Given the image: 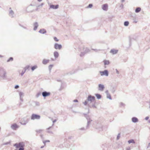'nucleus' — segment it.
<instances>
[{
	"label": "nucleus",
	"mask_w": 150,
	"mask_h": 150,
	"mask_svg": "<svg viewBox=\"0 0 150 150\" xmlns=\"http://www.w3.org/2000/svg\"><path fill=\"white\" fill-rule=\"evenodd\" d=\"M40 116L39 115L35 114H33L31 116V119L33 120L35 119H40Z\"/></svg>",
	"instance_id": "1"
},
{
	"label": "nucleus",
	"mask_w": 150,
	"mask_h": 150,
	"mask_svg": "<svg viewBox=\"0 0 150 150\" xmlns=\"http://www.w3.org/2000/svg\"><path fill=\"white\" fill-rule=\"evenodd\" d=\"M15 146H16L17 148H23L24 146V144L23 142L20 143L18 144H16L15 145Z\"/></svg>",
	"instance_id": "2"
},
{
	"label": "nucleus",
	"mask_w": 150,
	"mask_h": 150,
	"mask_svg": "<svg viewBox=\"0 0 150 150\" xmlns=\"http://www.w3.org/2000/svg\"><path fill=\"white\" fill-rule=\"evenodd\" d=\"M100 72L101 76L105 75L107 76H108V72L107 70H105L103 71H100Z\"/></svg>",
	"instance_id": "3"
},
{
	"label": "nucleus",
	"mask_w": 150,
	"mask_h": 150,
	"mask_svg": "<svg viewBox=\"0 0 150 150\" xmlns=\"http://www.w3.org/2000/svg\"><path fill=\"white\" fill-rule=\"evenodd\" d=\"M54 47L56 49L60 50L62 48V46L61 45H59L57 43H56L54 45Z\"/></svg>",
	"instance_id": "4"
},
{
	"label": "nucleus",
	"mask_w": 150,
	"mask_h": 150,
	"mask_svg": "<svg viewBox=\"0 0 150 150\" xmlns=\"http://www.w3.org/2000/svg\"><path fill=\"white\" fill-rule=\"evenodd\" d=\"M88 100L92 101L95 100V97L94 96H88Z\"/></svg>",
	"instance_id": "5"
},
{
	"label": "nucleus",
	"mask_w": 150,
	"mask_h": 150,
	"mask_svg": "<svg viewBox=\"0 0 150 150\" xmlns=\"http://www.w3.org/2000/svg\"><path fill=\"white\" fill-rule=\"evenodd\" d=\"M50 92H44L42 93V95L44 97L49 96L50 95Z\"/></svg>",
	"instance_id": "6"
},
{
	"label": "nucleus",
	"mask_w": 150,
	"mask_h": 150,
	"mask_svg": "<svg viewBox=\"0 0 150 150\" xmlns=\"http://www.w3.org/2000/svg\"><path fill=\"white\" fill-rule=\"evenodd\" d=\"M59 7V5H51L50 6V8H51L56 9L57 8Z\"/></svg>",
	"instance_id": "7"
},
{
	"label": "nucleus",
	"mask_w": 150,
	"mask_h": 150,
	"mask_svg": "<svg viewBox=\"0 0 150 150\" xmlns=\"http://www.w3.org/2000/svg\"><path fill=\"white\" fill-rule=\"evenodd\" d=\"M18 127V126L16 124H14L11 126V128L14 130H16Z\"/></svg>",
	"instance_id": "8"
},
{
	"label": "nucleus",
	"mask_w": 150,
	"mask_h": 150,
	"mask_svg": "<svg viewBox=\"0 0 150 150\" xmlns=\"http://www.w3.org/2000/svg\"><path fill=\"white\" fill-rule=\"evenodd\" d=\"M102 8L103 10L106 11L108 8V5L107 4H104L103 5Z\"/></svg>",
	"instance_id": "9"
},
{
	"label": "nucleus",
	"mask_w": 150,
	"mask_h": 150,
	"mask_svg": "<svg viewBox=\"0 0 150 150\" xmlns=\"http://www.w3.org/2000/svg\"><path fill=\"white\" fill-rule=\"evenodd\" d=\"M99 90H100V91H103L104 88V86L103 85H101V84H99Z\"/></svg>",
	"instance_id": "10"
},
{
	"label": "nucleus",
	"mask_w": 150,
	"mask_h": 150,
	"mask_svg": "<svg viewBox=\"0 0 150 150\" xmlns=\"http://www.w3.org/2000/svg\"><path fill=\"white\" fill-rule=\"evenodd\" d=\"M117 50L113 49L111 50L110 52V53H112L113 54H115L117 53Z\"/></svg>",
	"instance_id": "11"
},
{
	"label": "nucleus",
	"mask_w": 150,
	"mask_h": 150,
	"mask_svg": "<svg viewBox=\"0 0 150 150\" xmlns=\"http://www.w3.org/2000/svg\"><path fill=\"white\" fill-rule=\"evenodd\" d=\"M54 55L55 58H57L59 57V54L58 52L55 51L54 53Z\"/></svg>",
	"instance_id": "12"
},
{
	"label": "nucleus",
	"mask_w": 150,
	"mask_h": 150,
	"mask_svg": "<svg viewBox=\"0 0 150 150\" xmlns=\"http://www.w3.org/2000/svg\"><path fill=\"white\" fill-rule=\"evenodd\" d=\"M49 60L46 59H44L42 61V63L45 64L49 62Z\"/></svg>",
	"instance_id": "13"
},
{
	"label": "nucleus",
	"mask_w": 150,
	"mask_h": 150,
	"mask_svg": "<svg viewBox=\"0 0 150 150\" xmlns=\"http://www.w3.org/2000/svg\"><path fill=\"white\" fill-rule=\"evenodd\" d=\"M39 32L40 33L44 34L46 33V31L44 29H42L39 30Z\"/></svg>",
	"instance_id": "14"
},
{
	"label": "nucleus",
	"mask_w": 150,
	"mask_h": 150,
	"mask_svg": "<svg viewBox=\"0 0 150 150\" xmlns=\"http://www.w3.org/2000/svg\"><path fill=\"white\" fill-rule=\"evenodd\" d=\"M103 62L105 65H108L110 63L109 61L108 60H104Z\"/></svg>",
	"instance_id": "15"
},
{
	"label": "nucleus",
	"mask_w": 150,
	"mask_h": 150,
	"mask_svg": "<svg viewBox=\"0 0 150 150\" xmlns=\"http://www.w3.org/2000/svg\"><path fill=\"white\" fill-rule=\"evenodd\" d=\"M132 121L133 122H137L138 121V119L136 117H133L132 119Z\"/></svg>",
	"instance_id": "16"
},
{
	"label": "nucleus",
	"mask_w": 150,
	"mask_h": 150,
	"mask_svg": "<svg viewBox=\"0 0 150 150\" xmlns=\"http://www.w3.org/2000/svg\"><path fill=\"white\" fill-rule=\"evenodd\" d=\"M34 30H35L37 28L38 25V24L37 23H34Z\"/></svg>",
	"instance_id": "17"
},
{
	"label": "nucleus",
	"mask_w": 150,
	"mask_h": 150,
	"mask_svg": "<svg viewBox=\"0 0 150 150\" xmlns=\"http://www.w3.org/2000/svg\"><path fill=\"white\" fill-rule=\"evenodd\" d=\"M141 10V8L139 7L137 8H136L135 10V12L136 13H138V12H139Z\"/></svg>",
	"instance_id": "18"
},
{
	"label": "nucleus",
	"mask_w": 150,
	"mask_h": 150,
	"mask_svg": "<svg viewBox=\"0 0 150 150\" xmlns=\"http://www.w3.org/2000/svg\"><path fill=\"white\" fill-rule=\"evenodd\" d=\"M96 96L98 99H100L101 98V96L99 94H96Z\"/></svg>",
	"instance_id": "19"
},
{
	"label": "nucleus",
	"mask_w": 150,
	"mask_h": 150,
	"mask_svg": "<svg viewBox=\"0 0 150 150\" xmlns=\"http://www.w3.org/2000/svg\"><path fill=\"white\" fill-rule=\"evenodd\" d=\"M128 142L129 144H130L131 143H135V142H134V140L133 139L130 140H129L128 141Z\"/></svg>",
	"instance_id": "20"
},
{
	"label": "nucleus",
	"mask_w": 150,
	"mask_h": 150,
	"mask_svg": "<svg viewBox=\"0 0 150 150\" xmlns=\"http://www.w3.org/2000/svg\"><path fill=\"white\" fill-rule=\"evenodd\" d=\"M37 67V66H34L33 67H32L31 68V69L32 71H33L35 69H36Z\"/></svg>",
	"instance_id": "21"
},
{
	"label": "nucleus",
	"mask_w": 150,
	"mask_h": 150,
	"mask_svg": "<svg viewBox=\"0 0 150 150\" xmlns=\"http://www.w3.org/2000/svg\"><path fill=\"white\" fill-rule=\"evenodd\" d=\"M107 98H109L110 99H111V97L110 95V94H108L107 95Z\"/></svg>",
	"instance_id": "22"
},
{
	"label": "nucleus",
	"mask_w": 150,
	"mask_h": 150,
	"mask_svg": "<svg viewBox=\"0 0 150 150\" xmlns=\"http://www.w3.org/2000/svg\"><path fill=\"white\" fill-rule=\"evenodd\" d=\"M129 22L128 21H126L124 23V25L126 26H128L129 25Z\"/></svg>",
	"instance_id": "23"
},
{
	"label": "nucleus",
	"mask_w": 150,
	"mask_h": 150,
	"mask_svg": "<svg viewBox=\"0 0 150 150\" xmlns=\"http://www.w3.org/2000/svg\"><path fill=\"white\" fill-rule=\"evenodd\" d=\"M93 6V5L91 4H89L88 6L87 7V8H91Z\"/></svg>",
	"instance_id": "24"
},
{
	"label": "nucleus",
	"mask_w": 150,
	"mask_h": 150,
	"mask_svg": "<svg viewBox=\"0 0 150 150\" xmlns=\"http://www.w3.org/2000/svg\"><path fill=\"white\" fill-rule=\"evenodd\" d=\"M21 123L22 125H25L26 124V121H24V122L22 121L21 122Z\"/></svg>",
	"instance_id": "25"
},
{
	"label": "nucleus",
	"mask_w": 150,
	"mask_h": 150,
	"mask_svg": "<svg viewBox=\"0 0 150 150\" xmlns=\"http://www.w3.org/2000/svg\"><path fill=\"white\" fill-rule=\"evenodd\" d=\"M13 58L12 57H10L8 60L7 62H9L10 61H12L13 60Z\"/></svg>",
	"instance_id": "26"
},
{
	"label": "nucleus",
	"mask_w": 150,
	"mask_h": 150,
	"mask_svg": "<svg viewBox=\"0 0 150 150\" xmlns=\"http://www.w3.org/2000/svg\"><path fill=\"white\" fill-rule=\"evenodd\" d=\"M54 40L56 42H58V41L59 40H58L57 39V38L56 37H54Z\"/></svg>",
	"instance_id": "27"
},
{
	"label": "nucleus",
	"mask_w": 150,
	"mask_h": 150,
	"mask_svg": "<svg viewBox=\"0 0 150 150\" xmlns=\"http://www.w3.org/2000/svg\"><path fill=\"white\" fill-rule=\"evenodd\" d=\"M149 117H146L145 118V119L146 120H148L149 119Z\"/></svg>",
	"instance_id": "28"
},
{
	"label": "nucleus",
	"mask_w": 150,
	"mask_h": 150,
	"mask_svg": "<svg viewBox=\"0 0 150 150\" xmlns=\"http://www.w3.org/2000/svg\"><path fill=\"white\" fill-rule=\"evenodd\" d=\"M19 87V86L18 85H17V86H15V88H18Z\"/></svg>",
	"instance_id": "29"
},
{
	"label": "nucleus",
	"mask_w": 150,
	"mask_h": 150,
	"mask_svg": "<svg viewBox=\"0 0 150 150\" xmlns=\"http://www.w3.org/2000/svg\"><path fill=\"white\" fill-rule=\"evenodd\" d=\"M74 102H78V100H74Z\"/></svg>",
	"instance_id": "30"
},
{
	"label": "nucleus",
	"mask_w": 150,
	"mask_h": 150,
	"mask_svg": "<svg viewBox=\"0 0 150 150\" xmlns=\"http://www.w3.org/2000/svg\"><path fill=\"white\" fill-rule=\"evenodd\" d=\"M52 66H53V65H50L49 66V67L50 68H52Z\"/></svg>",
	"instance_id": "31"
},
{
	"label": "nucleus",
	"mask_w": 150,
	"mask_h": 150,
	"mask_svg": "<svg viewBox=\"0 0 150 150\" xmlns=\"http://www.w3.org/2000/svg\"><path fill=\"white\" fill-rule=\"evenodd\" d=\"M50 142V141L49 140H47V141H45V142Z\"/></svg>",
	"instance_id": "32"
},
{
	"label": "nucleus",
	"mask_w": 150,
	"mask_h": 150,
	"mask_svg": "<svg viewBox=\"0 0 150 150\" xmlns=\"http://www.w3.org/2000/svg\"><path fill=\"white\" fill-rule=\"evenodd\" d=\"M42 131V130L40 129V130H38V131H37V132H39V131H41H41Z\"/></svg>",
	"instance_id": "33"
},
{
	"label": "nucleus",
	"mask_w": 150,
	"mask_h": 150,
	"mask_svg": "<svg viewBox=\"0 0 150 150\" xmlns=\"http://www.w3.org/2000/svg\"><path fill=\"white\" fill-rule=\"evenodd\" d=\"M38 1H42V0H38Z\"/></svg>",
	"instance_id": "34"
},
{
	"label": "nucleus",
	"mask_w": 150,
	"mask_h": 150,
	"mask_svg": "<svg viewBox=\"0 0 150 150\" xmlns=\"http://www.w3.org/2000/svg\"><path fill=\"white\" fill-rule=\"evenodd\" d=\"M51 128V127H50V128H48L47 129H50V128Z\"/></svg>",
	"instance_id": "35"
},
{
	"label": "nucleus",
	"mask_w": 150,
	"mask_h": 150,
	"mask_svg": "<svg viewBox=\"0 0 150 150\" xmlns=\"http://www.w3.org/2000/svg\"><path fill=\"white\" fill-rule=\"evenodd\" d=\"M150 122V121H149Z\"/></svg>",
	"instance_id": "36"
}]
</instances>
